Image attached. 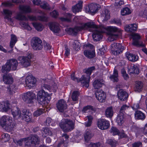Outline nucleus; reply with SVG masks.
<instances>
[{"label": "nucleus", "instance_id": "obj_1", "mask_svg": "<svg viewBox=\"0 0 147 147\" xmlns=\"http://www.w3.org/2000/svg\"><path fill=\"white\" fill-rule=\"evenodd\" d=\"M82 30H87L90 32H93L92 35L94 40H100L102 38V33L106 31L105 28L102 26H98L93 22H89L82 25L80 26L75 27L74 28L68 29V33L71 35L76 36L78 32Z\"/></svg>", "mask_w": 147, "mask_h": 147}, {"label": "nucleus", "instance_id": "obj_2", "mask_svg": "<svg viewBox=\"0 0 147 147\" xmlns=\"http://www.w3.org/2000/svg\"><path fill=\"white\" fill-rule=\"evenodd\" d=\"M40 141L39 137L36 135H33L28 137L20 139L15 142L20 146H22L24 142L25 144V147H34L38 145Z\"/></svg>", "mask_w": 147, "mask_h": 147}, {"label": "nucleus", "instance_id": "obj_3", "mask_svg": "<svg viewBox=\"0 0 147 147\" xmlns=\"http://www.w3.org/2000/svg\"><path fill=\"white\" fill-rule=\"evenodd\" d=\"M12 118L8 116L4 115L0 119V125L7 131L13 130L16 124L12 123Z\"/></svg>", "mask_w": 147, "mask_h": 147}, {"label": "nucleus", "instance_id": "obj_4", "mask_svg": "<svg viewBox=\"0 0 147 147\" xmlns=\"http://www.w3.org/2000/svg\"><path fill=\"white\" fill-rule=\"evenodd\" d=\"M11 112L14 117L18 116V118L21 120L27 121L30 120L31 114L28 110L23 109L22 111V113H21L20 109L17 107H15L11 110Z\"/></svg>", "mask_w": 147, "mask_h": 147}, {"label": "nucleus", "instance_id": "obj_5", "mask_svg": "<svg viewBox=\"0 0 147 147\" xmlns=\"http://www.w3.org/2000/svg\"><path fill=\"white\" fill-rule=\"evenodd\" d=\"M105 29L109 35L108 40L110 41L116 40L121 34V30L115 26H110Z\"/></svg>", "mask_w": 147, "mask_h": 147}, {"label": "nucleus", "instance_id": "obj_6", "mask_svg": "<svg viewBox=\"0 0 147 147\" xmlns=\"http://www.w3.org/2000/svg\"><path fill=\"white\" fill-rule=\"evenodd\" d=\"M59 126L64 132H69L74 129V122L67 119H63L59 123Z\"/></svg>", "mask_w": 147, "mask_h": 147}, {"label": "nucleus", "instance_id": "obj_7", "mask_svg": "<svg viewBox=\"0 0 147 147\" xmlns=\"http://www.w3.org/2000/svg\"><path fill=\"white\" fill-rule=\"evenodd\" d=\"M37 98L40 104L47 105L48 104L50 97L47 92L44 90H40L37 93Z\"/></svg>", "mask_w": 147, "mask_h": 147}, {"label": "nucleus", "instance_id": "obj_8", "mask_svg": "<svg viewBox=\"0 0 147 147\" xmlns=\"http://www.w3.org/2000/svg\"><path fill=\"white\" fill-rule=\"evenodd\" d=\"M71 78L73 80L78 82H81V85L87 88L89 86L90 77L88 76L84 75L78 79V78L75 76L74 73H73L71 75Z\"/></svg>", "mask_w": 147, "mask_h": 147}, {"label": "nucleus", "instance_id": "obj_9", "mask_svg": "<svg viewBox=\"0 0 147 147\" xmlns=\"http://www.w3.org/2000/svg\"><path fill=\"white\" fill-rule=\"evenodd\" d=\"M20 9L21 12L18 13L17 16V19L21 20H28L27 18L22 13H29L31 12V9L30 7L28 5H20Z\"/></svg>", "mask_w": 147, "mask_h": 147}, {"label": "nucleus", "instance_id": "obj_10", "mask_svg": "<svg viewBox=\"0 0 147 147\" xmlns=\"http://www.w3.org/2000/svg\"><path fill=\"white\" fill-rule=\"evenodd\" d=\"M31 46L35 51H40L43 47V44L41 40L38 37L33 38L31 41Z\"/></svg>", "mask_w": 147, "mask_h": 147}, {"label": "nucleus", "instance_id": "obj_11", "mask_svg": "<svg viewBox=\"0 0 147 147\" xmlns=\"http://www.w3.org/2000/svg\"><path fill=\"white\" fill-rule=\"evenodd\" d=\"M33 57L31 53H29L27 56H22L19 57L18 60L22 66L27 67L31 65V59Z\"/></svg>", "mask_w": 147, "mask_h": 147}, {"label": "nucleus", "instance_id": "obj_12", "mask_svg": "<svg viewBox=\"0 0 147 147\" xmlns=\"http://www.w3.org/2000/svg\"><path fill=\"white\" fill-rule=\"evenodd\" d=\"M36 97L35 93L32 92H28L24 94L22 97L23 100L28 104L32 103Z\"/></svg>", "mask_w": 147, "mask_h": 147}, {"label": "nucleus", "instance_id": "obj_13", "mask_svg": "<svg viewBox=\"0 0 147 147\" xmlns=\"http://www.w3.org/2000/svg\"><path fill=\"white\" fill-rule=\"evenodd\" d=\"M112 47L113 48L112 52L114 55H117L122 52L124 49V47L118 43H114L112 45Z\"/></svg>", "mask_w": 147, "mask_h": 147}, {"label": "nucleus", "instance_id": "obj_14", "mask_svg": "<svg viewBox=\"0 0 147 147\" xmlns=\"http://www.w3.org/2000/svg\"><path fill=\"white\" fill-rule=\"evenodd\" d=\"M98 127L101 130L107 129L110 125L109 121L105 119H99L97 123Z\"/></svg>", "mask_w": 147, "mask_h": 147}, {"label": "nucleus", "instance_id": "obj_15", "mask_svg": "<svg viewBox=\"0 0 147 147\" xmlns=\"http://www.w3.org/2000/svg\"><path fill=\"white\" fill-rule=\"evenodd\" d=\"M36 79L31 76H27L25 79L26 86L29 88L34 86L36 82Z\"/></svg>", "mask_w": 147, "mask_h": 147}, {"label": "nucleus", "instance_id": "obj_16", "mask_svg": "<svg viewBox=\"0 0 147 147\" xmlns=\"http://www.w3.org/2000/svg\"><path fill=\"white\" fill-rule=\"evenodd\" d=\"M95 96L97 99L100 102H105L106 98V94L102 90H98L95 93Z\"/></svg>", "mask_w": 147, "mask_h": 147}, {"label": "nucleus", "instance_id": "obj_17", "mask_svg": "<svg viewBox=\"0 0 147 147\" xmlns=\"http://www.w3.org/2000/svg\"><path fill=\"white\" fill-rule=\"evenodd\" d=\"M57 107L60 112H62L64 110L67 109V105L66 102L63 100L61 99L58 101L57 104Z\"/></svg>", "mask_w": 147, "mask_h": 147}, {"label": "nucleus", "instance_id": "obj_18", "mask_svg": "<svg viewBox=\"0 0 147 147\" xmlns=\"http://www.w3.org/2000/svg\"><path fill=\"white\" fill-rule=\"evenodd\" d=\"M105 82V81L102 78L96 79L93 82V86L95 89H99L104 85Z\"/></svg>", "mask_w": 147, "mask_h": 147}, {"label": "nucleus", "instance_id": "obj_19", "mask_svg": "<svg viewBox=\"0 0 147 147\" xmlns=\"http://www.w3.org/2000/svg\"><path fill=\"white\" fill-rule=\"evenodd\" d=\"M118 98L121 101L126 100L128 97V94L127 92L122 89H120L118 92Z\"/></svg>", "mask_w": 147, "mask_h": 147}, {"label": "nucleus", "instance_id": "obj_20", "mask_svg": "<svg viewBox=\"0 0 147 147\" xmlns=\"http://www.w3.org/2000/svg\"><path fill=\"white\" fill-rule=\"evenodd\" d=\"M133 42L132 44L133 45L137 47H143L144 45L142 43H140L139 40L140 38V35L137 34H134L132 35Z\"/></svg>", "mask_w": 147, "mask_h": 147}, {"label": "nucleus", "instance_id": "obj_21", "mask_svg": "<svg viewBox=\"0 0 147 147\" xmlns=\"http://www.w3.org/2000/svg\"><path fill=\"white\" fill-rule=\"evenodd\" d=\"M97 7L96 5L94 3H91L86 8V11L89 13H95L97 11Z\"/></svg>", "mask_w": 147, "mask_h": 147}, {"label": "nucleus", "instance_id": "obj_22", "mask_svg": "<svg viewBox=\"0 0 147 147\" xmlns=\"http://www.w3.org/2000/svg\"><path fill=\"white\" fill-rule=\"evenodd\" d=\"M7 61L10 65L11 70H16L18 65V62L17 60L15 59H11L7 60Z\"/></svg>", "mask_w": 147, "mask_h": 147}, {"label": "nucleus", "instance_id": "obj_23", "mask_svg": "<svg viewBox=\"0 0 147 147\" xmlns=\"http://www.w3.org/2000/svg\"><path fill=\"white\" fill-rule=\"evenodd\" d=\"M3 80L4 83L7 84H11L13 82V78L10 74L4 75Z\"/></svg>", "mask_w": 147, "mask_h": 147}, {"label": "nucleus", "instance_id": "obj_24", "mask_svg": "<svg viewBox=\"0 0 147 147\" xmlns=\"http://www.w3.org/2000/svg\"><path fill=\"white\" fill-rule=\"evenodd\" d=\"M50 29L55 33H59L60 29L59 24L56 22H52L50 23L49 25Z\"/></svg>", "mask_w": 147, "mask_h": 147}, {"label": "nucleus", "instance_id": "obj_25", "mask_svg": "<svg viewBox=\"0 0 147 147\" xmlns=\"http://www.w3.org/2000/svg\"><path fill=\"white\" fill-rule=\"evenodd\" d=\"M137 28L138 26L136 24H130L126 25L125 27V29L127 32H132L133 31H136Z\"/></svg>", "mask_w": 147, "mask_h": 147}, {"label": "nucleus", "instance_id": "obj_26", "mask_svg": "<svg viewBox=\"0 0 147 147\" xmlns=\"http://www.w3.org/2000/svg\"><path fill=\"white\" fill-rule=\"evenodd\" d=\"M129 72L130 74H138L140 71L138 67L136 65H131L129 69Z\"/></svg>", "mask_w": 147, "mask_h": 147}, {"label": "nucleus", "instance_id": "obj_27", "mask_svg": "<svg viewBox=\"0 0 147 147\" xmlns=\"http://www.w3.org/2000/svg\"><path fill=\"white\" fill-rule=\"evenodd\" d=\"M0 109L2 112H7L10 109L9 104L7 102H2L0 104Z\"/></svg>", "mask_w": 147, "mask_h": 147}, {"label": "nucleus", "instance_id": "obj_28", "mask_svg": "<svg viewBox=\"0 0 147 147\" xmlns=\"http://www.w3.org/2000/svg\"><path fill=\"white\" fill-rule=\"evenodd\" d=\"M17 87L14 84H10L7 88V91L11 95L15 93L17 91Z\"/></svg>", "mask_w": 147, "mask_h": 147}, {"label": "nucleus", "instance_id": "obj_29", "mask_svg": "<svg viewBox=\"0 0 147 147\" xmlns=\"http://www.w3.org/2000/svg\"><path fill=\"white\" fill-rule=\"evenodd\" d=\"M84 55L88 58L94 57L95 55L94 51L93 50H86L84 51Z\"/></svg>", "mask_w": 147, "mask_h": 147}, {"label": "nucleus", "instance_id": "obj_30", "mask_svg": "<svg viewBox=\"0 0 147 147\" xmlns=\"http://www.w3.org/2000/svg\"><path fill=\"white\" fill-rule=\"evenodd\" d=\"M114 112L112 107L107 108L105 111L106 116L110 118H111L113 115Z\"/></svg>", "mask_w": 147, "mask_h": 147}, {"label": "nucleus", "instance_id": "obj_31", "mask_svg": "<svg viewBox=\"0 0 147 147\" xmlns=\"http://www.w3.org/2000/svg\"><path fill=\"white\" fill-rule=\"evenodd\" d=\"M83 2L80 1L78 3L72 8V10L74 12L76 13L80 11L82 8Z\"/></svg>", "mask_w": 147, "mask_h": 147}, {"label": "nucleus", "instance_id": "obj_32", "mask_svg": "<svg viewBox=\"0 0 147 147\" xmlns=\"http://www.w3.org/2000/svg\"><path fill=\"white\" fill-rule=\"evenodd\" d=\"M126 57L129 61L132 62L136 61L138 59V56L129 53H128L126 54Z\"/></svg>", "mask_w": 147, "mask_h": 147}, {"label": "nucleus", "instance_id": "obj_33", "mask_svg": "<svg viewBox=\"0 0 147 147\" xmlns=\"http://www.w3.org/2000/svg\"><path fill=\"white\" fill-rule=\"evenodd\" d=\"M11 40L10 43V47L11 49V51H9V52L11 53L13 51L12 48L13 47L15 43L17 41V38L16 36L13 34L11 35Z\"/></svg>", "mask_w": 147, "mask_h": 147}, {"label": "nucleus", "instance_id": "obj_34", "mask_svg": "<svg viewBox=\"0 0 147 147\" xmlns=\"http://www.w3.org/2000/svg\"><path fill=\"white\" fill-rule=\"evenodd\" d=\"M8 63L7 61L5 64L2 66L1 71L2 73H7L11 71V68Z\"/></svg>", "mask_w": 147, "mask_h": 147}, {"label": "nucleus", "instance_id": "obj_35", "mask_svg": "<svg viewBox=\"0 0 147 147\" xmlns=\"http://www.w3.org/2000/svg\"><path fill=\"white\" fill-rule=\"evenodd\" d=\"M43 130L42 131V136L43 137L45 138L48 135H52V132L51 129L48 128H43Z\"/></svg>", "mask_w": 147, "mask_h": 147}, {"label": "nucleus", "instance_id": "obj_36", "mask_svg": "<svg viewBox=\"0 0 147 147\" xmlns=\"http://www.w3.org/2000/svg\"><path fill=\"white\" fill-rule=\"evenodd\" d=\"M65 17L61 18V20L63 21L67 22H70L71 21L72 15L69 13H66L65 14Z\"/></svg>", "mask_w": 147, "mask_h": 147}, {"label": "nucleus", "instance_id": "obj_37", "mask_svg": "<svg viewBox=\"0 0 147 147\" xmlns=\"http://www.w3.org/2000/svg\"><path fill=\"white\" fill-rule=\"evenodd\" d=\"M122 113H119L118 115L116 121L117 123L119 125H121L123 123L124 121V115Z\"/></svg>", "mask_w": 147, "mask_h": 147}, {"label": "nucleus", "instance_id": "obj_38", "mask_svg": "<svg viewBox=\"0 0 147 147\" xmlns=\"http://www.w3.org/2000/svg\"><path fill=\"white\" fill-rule=\"evenodd\" d=\"M118 71L116 70H114L113 74L111 75L109 78L110 80L113 82H117L118 81V79L117 77L118 76Z\"/></svg>", "mask_w": 147, "mask_h": 147}, {"label": "nucleus", "instance_id": "obj_39", "mask_svg": "<svg viewBox=\"0 0 147 147\" xmlns=\"http://www.w3.org/2000/svg\"><path fill=\"white\" fill-rule=\"evenodd\" d=\"M135 115L136 117L138 119L143 120L145 117L144 113L140 111H136L135 112Z\"/></svg>", "mask_w": 147, "mask_h": 147}, {"label": "nucleus", "instance_id": "obj_40", "mask_svg": "<svg viewBox=\"0 0 147 147\" xmlns=\"http://www.w3.org/2000/svg\"><path fill=\"white\" fill-rule=\"evenodd\" d=\"M3 11L4 13L6 14L5 18L10 22H12L13 21L11 18V15L12 14V12L7 9L4 10Z\"/></svg>", "mask_w": 147, "mask_h": 147}, {"label": "nucleus", "instance_id": "obj_41", "mask_svg": "<svg viewBox=\"0 0 147 147\" xmlns=\"http://www.w3.org/2000/svg\"><path fill=\"white\" fill-rule=\"evenodd\" d=\"M80 95V92L77 91H74L71 95V98L74 101H77L78 100V97Z\"/></svg>", "mask_w": 147, "mask_h": 147}, {"label": "nucleus", "instance_id": "obj_42", "mask_svg": "<svg viewBox=\"0 0 147 147\" xmlns=\"http://www.w3.org/2000/svg\"><path fill=\"white\" fill-rule=\"evenodd\" d=\"M95 67L92 66L88 68H86L84 69L83 71L85 73L88 75H85V76H88L90 77V75L91 74L92 72H93L95 70Z\"/></svg>", "mask_w": 147, "mask_h": 147}, {"label": "nucleus", "instance_id": "obj_43", "mask_svg": "<svg viewBox=\"0 0 147 147\" xmlns=\"http://www.w3.org/2000/svg\"><path fill=\"white\" fill-rule=\"evenodd\" d=\"M35 28L38 31H42L43 28V26L40 23L38 22H34L32 24Z\"/></svg>", "mask_w": 147, "mask_h": 147}, {"label": "nucleus", "instance_id": "obj_44", "mask_svg": "<svg viewBox=\"0 0 147 147\" xmlns=\"http://www.w3.org/2000/svg\"><path fill=\"white\" fill-rule=\"evenodd\" d=\"M131 13V10L127 7L123 8L121 11V13L122 16L128 15L130 14Z\"/></svg>", "mask_w": 147, "mask_h": 147}, {"label": "nucleus", "instance_id": "obj_45", "mask_svg": "<svg viewBox=\"0 0 147 147\" xmlns=\"http://www.w3.org/2000/svg\"><path fill=\"white\" fill-rule=\"evenodd\" d=\"M92 137L91 133L90 131H86L84 135V138L86 142H88Z\"/></svg>", "mask_w": 147, "mask_h": 147}, {"label": "nucleus", "instance_id": "obj_46", "mask_svg": "<svg viewBox=\"0 0 147 147\" xmlns=\"http://www.w3.org/2000/svg\"><path fill=\"white\" fill-rule=\"evenodd\" d=\"M110 13L109 11L107 9H105L103 12L102 16L104 18V19L107 20L110 18Z\"/></svg>", "mask_w": 147, "mask_h": 147}, {"label": "nucleus", "instance_id": "obj_47", "mask_svg": "<svg viewBox=\"0 0 147 147\" xmlns=\"http://www.w3.org/2000/svg\"><path fill=\"white\" fill-rule=\"evenodd\" d=\"M143 86V83L140 81H137L136 84V87L137 91L140 92Z\"/></svg>", "mask_w": 147, "mask_h": 147}, {"label": "nucleus", "instance_id": "obj_48", "mask_svg": "<svg viewBox=\"0 0 147 147\" xmlns=\"http://www.w3.org/2000/svg\"><path fill=\"white\" fill-rule=\"evenodd\" d=\"M88 120L87 122L85 123V125L87 127H90L91 125L93 117L91 115L87 116Z\"/></svg>", "mask_w": 147, "mask_h": 147}, {"label": "nucleus", "instance_id": "obj_49", "mask_svg": "<svg viewBox=\"0 0 147 147\" xmlns=\"http://www.w3.org/2000/svg\"><path fill=\"white\" fill-rule=\"evenodd\" d=\"M10 136L7 134L4 133L2 135V139L3 142H6L9 140Z\"/></svg>", "mask_w": 147, "mask_h": 147}, {"label": "nucleus", "instance_id": "obj_50", "mask_svg": "<svg viewBox=\"0 0 147 147\" xmlns=\"http://www.w3.org/2000/svg\"><path fill=\"white\" fill-rule=\"evenodd\" d=\"M44 112V110L42 109H39L35 111L34 113V116L38 117L42 114Z\"/></svg>", "mask_w": 147, "mask_h": 147}, {"label": "nucleus", "instance_id": "obj_51", "mask_svg": "<svg viewBox=\"0 0 147 147\" xmlns=\"http://www.w3.org/2000/svg\"><path fill=\"white\" fill-rule=\"evenodd\" d=\"M107 142L111 145L112 147H115L117 144L116 140L114 139H109L107 141Z\"/></svg>", "mask_w": 147, "mask_h": 147}, {"label": "nucleus", "instance_id": "obj_52", "mask_svg": "<svg viewBox=\"0 0 147 147\" xmlns=\"http://www.w3.org/2000/svg\"><path fill=\"white\" fill-rule=\"evenodd\" d=\"M74 48L76 51H78L80 48V44L77 40H75L73 44Z\"/></svg>", "mask_w": 147, "mask_h": 147}, {"label": "nucleus", "instance_id": "obj_53", "mask_svg": "<svg viewBox=\"0 0 147 147\" xmlns=\"http://www.w3.org/2000/svg\"><path fill=\"white\" fill-rule=\"evenodd\" d=\"M20 24L22 26L28 30H31L32 29L31 27L27 23L24 22H21Z\"/></svg>", "mask_w": 147, "mask_h": 147}, {"label": "nucleus", "instance_id": "obj_54", "mask_svg": "<svg viewBox=\"0 0 147 147\" xmlns=\"http://www.w3.org/2000/svg\"><path fill=\"white\" fill-rule=\"evenodd\" d=\"M111 133H113V135H119L120 134L119 131L115 127H112L110 129Z\"/></svg>", "mask_w": 147, "mask_h": 147}, {"label": "nucleus", "instance_id": "obj_55", "mask_svg": "<svg viewBox=\"0 0 147 147\" xmlns=\"http://www.w3.org/2000/svg\"><path fill=\"white\" fill-rule=\"evenodd\" d=\"M129 108V107L126 105H123L120 110L119 113H122L123 114H125V111Z\"/></svg>", "mask_w": 147, "mask_h": 147}, {"label": "nucleus", "instance_id": "obj_56", "mask_svg": "<svg viewBox=\"0 0 147 147\" xmlns=\"http://www.w3.org/2000/svg\"><path fill=\"white\" fill-rule=\"evenodd\" d=\"M139 15L147 19V7L145 8L144 11H141L139 13Z\"/></svg>", "mask_w": 147, "mask_h": 147}, {"label": "nucleus", "instance_id": "obj_57", "mask_svg": "<svg viewBox=\"0 0 147 147\" xmlns=\"http://www.w3.org/2000/svg\"><path fill=\"white\" fill-rule=\"evenodd\" d=\"M41 7L43 9H49L50 7L49 6V5L47 2H45L42 3L40 5Z\"/></svg>", "mask_w": 147, "mask_h": 147}, {"label": "nucleus", "instance_id": "obj_58", "mask_svg": "<svg viewBox=\"0 0 147 147\" xmlns=\"http://www.w3.org/2000/svg\"><path fill=\"white\" fill-rule=\"evenodd\" d=\"M111 23L119 25H120L121 24L120 20L118 18H114L111 20Z\"/></svg>", "mask_w": 147, "mask_h": 147}, {"label": "nucleus", "instance_id": "obj_59", "mask_svg": "<svg viewBox=\"0 0 147 147\" xmlns=\"http://www.w3.org/2000/svg\"><path fill=\"white\" fill-rule=\"evenodd\" d=\"M124 3L123 0H115V5L118 7L120 6Z\"/></svg>", "mask_w": 147, "mask_h": 147}, {"label": "nucleus", "instance_id": "obj_60", "mask_svg": "<svg viewBox=\"0 0 147 147\" xmlns=\"http://www.w3.org/2000/svg\"><path fill=\"white\" fill-rule=\"evenodd\" d=\"M142 143L140 142H136L132 144V147H142Z\"/></svg>", "mask_w": 147, "mask_h": 147}, {"label": "nucleus", "instance_id": "obj_61", "mask_svg": "<svg viewBox=\"0 0 147 147\" xmlns=\"http://www.w3.org/2000/svg\"><path fill=\"white\" fill-rule=\"evenodd\" d=\"M100 145V144L99 142L90 143L88 146V147H99Z\"/></svg>", "mask_w": 147, "mask_h": 147}, {"label": "nucleus", "instance_id": "obj_62", "mask_svg": "<svg viewBox=\"0 0 147 147\" xmlns=\"http://www.w3.org/2000/svg\"><path fill=\"white\" fill-rule=\"evenodd\" d=\"M44 45L45 50L48 51L50 50L51 49V47L49 44L45 42L44 43Z\"/></svg>", "mask_w": 147, "mask_h": 147}, {"label": "nucleus", "instance_id": "obj_63", "mask_svg": "<svg viewBox=\"0 0 147 147\" xmlns=\"http://www.w3.org/2000/svg\"><path fill=\"white\" fill-rule=\"evenodd\" d=\"M41 90H50V86L47 84H44L42 87Z\"/></svg>", "mask_w": 147, "mask_h": 147}, {"label": "nucleus", "instance_id": "obj_64", "mask_svg": "<svg viewBox=\"0 0 147 147\" xmlns=\"http://www.w3.org/2000/svg\"><path fill=\"white\" fill-rule=\"evenodd\" d=\"M50 14L51 16L54 18H56L57 17L58 15V12L55 10H54Z\"/></svg>", "mask_w": 147, "mask_h": 147}]
</instances>
